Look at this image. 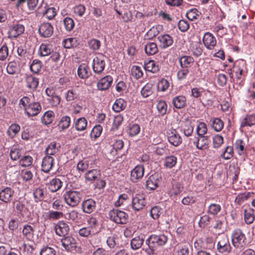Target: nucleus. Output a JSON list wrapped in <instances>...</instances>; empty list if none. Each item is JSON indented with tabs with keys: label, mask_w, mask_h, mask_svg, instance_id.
I'll return each instance as SVG.
<instances>
[{
	"label": "nucleus",
	"mask_w": 255,
	"mask_h": 255,
	"mask_svg": "<svg viewBox=\"0 0 255 255\" xmlns=\"http://www.w3.org/2000/svg\"><path fill=\"white\" fill-rule=\"evenodd\" d=\"M42 67L41 62L37 59L33 60L30 65L31 71L34 73H38Z\"/></svg>",
	"instance_id": "48"
},
{
	"label": "nucleus",
	"mask_w": 255,
	"mask_h": 255,
	"mask_svg": "<svg viewBox=\"0 0 255 255\" xmlns=\"http://www.w3.org/2000/svg\"><path fill=\"white\" fill-rule=\"evenodd\" d=\"M59 150L58 147L57 146V143L56 142H51L46 147L45 152L47 155H55Z\"/></svg>",
	"instance_id": "41"
},
{
	"label": "nucleus",
	"mask_w": 255,
	"mask_h": 255,
	"mask_svg": "<svg viewBox=\"0 0 255 255\" xmlns=\"http://www.w3.org/2000/svg\"><path fill=\"white\" fill-rule=\"evenodd\" d=\"M14 194V191L10 187H6L0 190V201L8 204L10 203Z\"/></svg>",
	"instance_id": "6"
},
{
	"label": "nucleus",
	"mask_w": 255,
	"mask_h": 255,
	"mask_svg": "<svg viewBox=\"0 0 255 255\" xmlns=\"http://www.w3.org/2000/svg\"><path fill=\"white\" fill-rule=\"evenodd\" d=\"M63 247L66 251H70L75 247V240L70 236H66L61 240Z\"/></svg>",
	"instance_id": "21"
},
{
	"label": "nucleus",
	"mask_w": 255,
	"mask_h": 255,
	"mask_svg": "<svg viewBox=\"0 0 255 255\" xmlns=\"http://www.w3.org/2000/svg\"><path fill=\"white\" fill-rule=\"evenodd\" d=\"M38 1V0H17L16 6L17 7H19L26 2L28 8L30 10H33L37 6Z\"/></svg>",
	"instance_id": "34"
},
{
	"label": "nucleus",
	"mask_w": 255,
	"mask_h": 255,
	"mask_svg": "<svg viewBox=\"0 0 255 255\" xmlns=\"http://www.w3.org/2000/svg\"><path fill=\"white\" fill-rule=\"evenodd\" d=\"M207 132V128L206 124L203 122H200L197 128V133L198 135L205 136Z\"/></svg>",
	"instance_id": "56"
},
{
	"label": "nucleus",
	"mask_w": 255,
	"mask_h": 255,
	"mask_svg": "<svg viewBox=\"0 0 255 255\" xmlns=\"http://www.w3.org/2000/svg\"><path fill=\"white\" fill-rule=\"evenodd\" d=\"M161 29V26H153L146 33L145 36L148 39H151L157 35Z\"/></svg>",
	"instance_id": "40"
},
{
	"label": "nucleus",
	"mask_w": 255,
	"mask_h": 255,
	"mask_svg": "<svg viewBox=\"0 0 255 255\" xmlns=\"http://www.w3.org/2000/svg\"><path fill=\"white\" fill-rule=\"evenodd\" d=\"M144 197L142 195L136 194L132 198V207L135 211H139L143 209L145 205Z\"/></svg>",
	"instance_id": "11"
},
{
	"label": "nucleus",
	"mask_w": 255,
	"mask_h": 255,
	"mask_svg": "<svg viewBox=\"0 0 255 255\" xmlns=\"http://www.w3.org/2000/svg\"><path fill=\"white\" fill-rule=\"evenodd\" d=\"M52 51L49 45L42 44L39 48V52L41 56H46L51 54Z\"/></svg>",
	"instance_id": "44"
},
{
	"label": "nucleus",
	"mask_w": 255,
	"mask_h": 255,
	"mask_svg": "<svg viewBox=\"0 0 255 255\" xmlns=\"http://www.w3.org/2000/svg\"><path fill=\"white\" fill-rule=\"evenodd\" d=\"M87 126V121L85 118H80L76 120L75 123V128L78 131L85 130Z\"/></svg>",
	"instance_id": "38"
},
{
	"label": "nucleus",
	"mask_w": 255,
	"mask_h": 255,
	"mask_svg": "<svg viewBox=\"0 0 255 255\" xmlns=\"http://www.w3.org/2000/svg\"><path fill=\"white\" fill-rule=\"evenodd\" d=\"M169 142L174 146H177L182 142V139L175 130H173L168 136Z\"/></svg>",
	"instance_id": "23"
},
{
	"label": "nucleus",
	"mask_w": 255,
	"mask_h": 255,
	"mask_svg": "<svg viewBox=\"0 0 255 255\" xmlns=\"http://www.w3.org/2000/svg\"><path fill=\"white\" fill-rule=\"evenodd\" d=\"M159 183L158 175L154 174L150 175L146 182V187L147 189L153 190L158 187Z\"/></svg>",
	"instance_id": "18"
},
{
	"label": "nucleus",
	"mask_w": 255,
	"mask_h": 255,
	"mask_svg": "<svg viewBox=\"0 0 255 255\" xmlns=\"http://www.w3.org/2000/svg\"><path fill=\"white\" fill-rule=\"evenodd\" d=\"M85 177L87 181L92 182L101 177V172L97 169L89 170L86 173Z\"/></svg>",
	"instance_id": "19"
},
{
	"label": "nucleus",
	"mask_w": 255,
	"mask_h": 255,
	"mask_svg": "<svg viewBox=\"0 0 255 255\" xmlns=\"http://www.w3.org/2000/svg\"><path fill=\"white\" fill-rule=\"evenodd\" d=\"M8 56V48L6 43H4L0 48V60H5Z\"/></svg>",
	"instance_id": "55"
},
{
	"label": "nucleus",
	"mask_w": 255,
	"mask_h": 255,
	"mask_svg": "<svg viewBox=\"0 0 255 255\" xmlns=\"http://www.w3.org/2000/svg\"><path fill=\"white\" fill-rule=\"evenodd\" d=\"M200 12L196 8L190 9L186 12V17L190 20L197 19Z\"/></svg>",
	"instance_id": "53"
},
{
	"label": "nucleus",
	"mask_w": 255,
	"mask_h": 255,
	"mask_svg": "<svg viewBox=\"0 0 255 255\" xmlns=\"http://www.w3.org/2000/svg\"><path fill=\"white\" fill-rule=\"evenodd\" d=\"M145 53L147 55H154L158 52L157 45L154 42H149L147 43L144 47Z\"/></svg>",
	"instance_id": "36"
},
{
	"label": "nucleus",
	"mask_w": 255,
	"mask_h": 255,
	"mask_svg": "<svg viewBox=\"0 0 255 255\" xmlns=\"http://www.w3.org/2000/svg\"><path fill=\"white\" fill-rule=\"evenodd\" d=\"M55 118V114L52 111L46 112L41 118V122L45 125H48L52 123Z\"/></svg>",
	"instance_id": "30"
},
{
	"label": "nucleus",
	"mask_w": 255,
	"mask_h": 255,
	"mask_svg": "<svg viewBox=\"0 0 255 255\" xmlns=\"http://www.w3.org/2000/svg\"><path fill=\"white\" fill-rule=\"evenodd\" d=\"M162 209L159 206H156L150 210V216L154 219H157L162 213Z\"/></svg>",
	"instance_id": "52"
},
{
	"label": "nucleus",
	"mask_w": 255,
	"mask_h": 255,
	"mask_svg": "<svg viewBox=\"0 0 255 255\" xmlns=\"http://www.w3.org/2000/svg\"><path fill=\"white\" fill-rule=\"evenodd\" d=\"M13 204L15 205V208L17 213L19 214L25 218L30 217L31 214L30 212L26 207L24 203L20 201H16L15 202H13Z\"/></svg>",
	"instance_id": "12"
},
{
	"label": "nucleus",
	"mask_w": 255,
	"mask_h": 255,
	"mask_svg": "<svg viewBox=\"0 0 255 255\" xmlns=\"http://www.w3.org/2000/svg\"><path fill=\"white\" fill-rule=\"evenodd\" d=\"M172 104L176 109L183 108L186 105V99L182 95L176 96L172 99Z\"/></svg>",
	"instance_id": "27"
},
{
	"label": "nucleus",
	"mask_w": 255,
	"mask_h": 255,
	"mask_svg": "<svg viewBox=\"0 0 255 255\" xmlns=\"http://www.w3.org/2000/svg\"><path fill=\"white\" fill-rule=\"evenodd\" d=\"M33 161L32 157L26 155L22 157L19 160V164L22 166L26 167L30 166Z\"/></svg>",
	"instance_id": "54"
},
{
	"label": "nucleus",
	"mask_w": 255,
	"mask_h": 255,
	"mask_svg": "<svg viewBox=\"0 0 255 255\" xmlns=\"http://www.w3.org/2000/svg\"><path fill=\"white\" fill-rule=\"evenodd\" d=\"M26 83L28 88L35 90L38 85V79L31 75L27 76L26 78Z\"/></svg>",
	"instance_id": "32"
},
{
	"label": "nucleus",
	"mask_w": 255,
	"mask_h": 255,
	"mask_svg": "<svg viewBox=\"0 0 255 255\" xmlns=\"http://www.w3.org/2000/svg\"><path fill=\"white\" fill-rule=\"evenodd\" d=\"M110 219L117 224H126L128 219V215L125 212L113 209L109 212Z\"/></svg>",
	"instance_id": "3"
},
{
	"label": "nucleus",
	"mask_w": 255,
	"mask_h": 255,
	"mask_svg": "<svg viewBox=\"0 0 255 255\" xmlns=\"http://www.w3.org/2000/svg\"><path fill=\"white\" fill-rule=\"evenodd\" d=\"M140 128L138 125H132L128 130V133L130 136H134L137 135L140 131Z\"/></svg>",
	"instance_id": "62"
},
{
	"label": "nucleus",
	"mask_w": 255,
	"mask_h": 255,
	"mask_svg": "<svg viewBox=\"0 0 255 255\" xmlns=\"http://www.w3.org/2000/svg\"><path fill=\"white\" fill-rule=\"evenodd\" d=\"M157 38L160 42V46L164 48L170 46L173 42L172 37L168 34L159 36Z\"/></svg>",
	"instance_id": "25"
},
{
	"label": "nucleus",
	"mask_w": 255,
	"mask_h": 255,
	"mask_svg": "<svg viewBox=\"0 0 255 255\" xmlns=\"http://www.w3.org/2000/svg\"><path fill=\"white\" fill-rule=\"evenodd\" d=\"M127 106L126 101L121 98L117 99L113 106V109L116 112L119 113L124 110Z\"/></svg>",
	"instance_id": "33"
},
{
	"label": "nucleus",
	"mask_w": 255,
	"mask_h": 255,
	"mask_svg": "<svg viewBox=\"0 0 255 255\" xmlns=\"http://www.w3.org/2000/svg\"><path fill=\"white\" fill-rule=\"evenodd\" d=\"M167 239V237L163 234L152 235L145 241V244L147 247L143 248V250L148 255H153L157 248L164 245Z\"/></svg>",
	"instance_id": "1"
},
{
	"label": "nucleus",
	"mask_w": 255,
	"mask_h": 255,
	"mask_svg": "<svg viewBox=\"0 0 255 255\" xmlns=\"http://www.w3.org/2000/svg\"><path fill=\"white\" fill-rule=\"evenodd\" d=\"M24 27L22 24H15L11 26L8 31L9 37L11 38H16L23 33Z\"/></svg>",
	"instance_id": "15"
},
{
	"label": "nucleus",
	"mask_w": 255,
	"mask_h": 255,
	"mask_svg": "<svg viewBox=\"0 0 255 255\" xmlns=\"http://www.w3.org/2000/svg\"><path fill=\"white\" fill-rule=\"evenodd\" d=\"M156 108L161 115L162 116L166 114L167 106L165 102L163 101H159L157 104Z\"/></svg>",
	"instance_id": "61"
},
{
	"label": "nucleus",
	"mask_w": 255,
	"mask_h": 255,
	"mask_svg": "<svg viewBox=\"0 0 255 255\" xmlns=\"http://www.w3.org/2000/svg\"><path fill=\"white\" fill-rule=\"evenodd\" d=\"M91 75L89 67L86 64H81L78 69V75L81 79H87Z\"/></svg>",
	"instance_id": "26"
},
{
	"label": "nucleus",
	"mask_w": 255,
	"mask_h": 255,
	"mask_svg": "<svg viewBox=\"0 0 255 255\" xmlns=\"http://www.w3.org/2000/svg\"><path fill=\"white\" fill-rule=\"evenodd\" d=\"M232 238L233 245L236 248L242 249L247 244L246 236L240 229H236L234 231Z\"/></svg>",
	"instance_id": "2"
},
{
	"label": "nucleus",
	"mask_w": 255,
	"mask_h": 255,
	"mask_svg": "<svg viewBox=\"0 0 255 255\" xmlns=\"http://www.w3.org/2000/svg\"><path fill=\"white\" fill-rule=\"evenodd\" d=\"M40 255H56L55 250L51 247H45L40 251Z\"/></svg>",
	"instance_id": "64"
},
{
	"label": "nucleus",
	"mask_w": 255,
	"mask_h": 255,
	"mask_svg": "<svg viewBox=\"0 0 255 255\" xmlns=\"http://www.w3.org/2000/svg\"><path fill=\"white\" fill-rule=\"evenodd\" d=\"M103 57V55H101L100 57H96L93 59L92 67L95 73L101 74L105 69V62Z\"/></svg>",
	"instance_id": "8"
},
{
	"label": "nucleus",
	"mask_w": 255,
	"mask_h": 255,
	"mask_svg": "<svg viewBox=\"0 0 255 255\" xmlns=\"http://www.w3.org/2000/svg\"><path fill=\"white\" fill-rule=\"evenodd\" d=\"M10 156L12 160H16L22 156L21 150L16 148H12L10 152Z\"/></svg>",
	"instance_id": "60"
},
{
	"label": "nucleus",
	"mask_w": 255,
	"mask_h": 255,
	"mask_svg": "<svg viewBox=\"0 0 255 255\" xmlns=\"http://www.w3.org/2000/svg\"><path fill=\"white\" fill-rule=\"evenodd\" d=\"M235 148L239 154L242 155L245 151L244 143L242 139H238L234 144Z\"/></svg>",
	"instance_id": "49"
},
{
	"label": "nucleus",
	"mask_w": 255,
	"mask_h": 255,
	"mask_svg": "<svg viewBox=\"0 0 255 255\" xmlns=\"http://www.w3.org/2000/svg\"><path fill=\"white\" fill-rule=\"evenodd\" d=\"M234 154V150L232 146H228L221 155V157L225 160L231 159Z\"/></svg>",
	"instance_id": "45"
},
{
	"label": "nucleus",
	"mask_w": 255,
	"mask_h": 255,
	"mask_svg": "<svg viewBox=\"0 0 255 255\" xmlns=\"http://www.w3.org/2000/svg\"><path fill=\"white\" fill-rule=\"evenodd\" d=\"M203 41L205 46L209 49H212L216 45V39L213 34L206 33L203 37Z\"/></svg>",
	"instance_id": "16"
},
{
	"label": "nucleus",
	"mask_w": 255,
	"mask_h": 255,
	"mask_svg": "<svg viewBox=\"0 0 255 255\" xmlns=\"http://www.w3.org/2000/svg\"><path fill=\"white\" fill-rule=\"evenodd\" d=\"M80 193L76 191H68L64 194V198L66 203L72 206L75 207L80 201Z\"/></svg>",
	"instance_id": "4"
},
{
	"label": "nucleus",
	"mask_w": 255,
	"mask_h": 255,
	"mask_svg": "<svg viewBox=\"0 0 255 255\" xmlns=\"http://www.w3.org/2000/svg\"><path fill=\"white\" fill-rule=\"evenodd\" d=\"M209 141V136L207 135L199 136L197 139L194 141V144L198 149L203 150L208 147Z\"/></svg>",
	"instance_id": "17"
},
{
	"label": "nucleus",
	"mask_w": 255,
	"mask_h": 255,
	"mask_svg": "<svg viewBox=\"0 0 255 255\" xmlns=\"http://www.w3.org/2000/svg\"><path fill=\"white\" fill-rule=\"evenodd\" d=\"M212 128L217 132L222 130L224 127V122L219 118H212L210 120Z\"/></svg>",
	"instance_id": "28"
},
{
	"label": "nucleus",
	"mask_w": 255,
	"mask_h": 255,
	"mask_svg": "<svg viewBox=\"0 0 255 255\" xmlns=\"http://www.w3.org/2000/svg\"><path fill=\"white\" fill-rule=\"evenodd\" d=\"M38 32L41 37L48 38L53 33V27L50 23L44 22L39 26Z\"/></svg>",
	"instance_id": "7"
},
{
	"label": "nucleus",
	"mask_w": 255,
	"mask_h": 255,
	"mask_svg": "<svg viewBox=\"0 0 255 255\" xmlns=\"http://www.w3.org/2000/svg\"><path fill=\"white\" fill-rule=\"evenodd\" d=\"M144 168L142 165H136L130 173V180L133 182H137L144 174Z\"/></svg>",
	"instance_id": "10"
},
{
	"label": "nucleus",
	"mask_w": 255,
	"mask_h": 255,
	"mask_svg": "<svg viewBox=\"0 0 255 255\" xmlns=\"http://www.w3.org/2000/svg\"><path fill=\"white\" fill-rule=\"evenodd\" d=\"M123 117L121 115H119L116 116L114 118V123L111 130L113 132L119 129V127L123 123Z\"/></svg>",
	"instance_id": "42"
},
{
	"label": "nucleus",
	"mask_w": 255,
	"mask_h": 255,
	"mask_svg": "<svg viewBox=\"0 0 255 255\" xmlns=\"http://www.w3.org/2000/svg\"><path fill=\"white\" fill-rule=\"evenodd\" d=\"M96 204V202L92 199L85 200L82 204L83 211L86 213H92L95 209Z\"/></svg>",
	"instance_id": "22"
},
{
	"label": "nucleus",
	"mask_w": 255,
	"mask_h": 255,
	"mask_svg": "<svg viewBox=\"0 0 255 255\" xmlns=\"http://www.w3.org/2000/svg\"><path fill=\"white\" fill-rule=\"evenodd\" d=\"M56 234L59 236H66L69 232L68 225L64 221L59 222L54 227Z\"/></svg>",
	"instance_id": "13"
},
{
	"label": "nucleus",
	"mask_w": 255,
	"mask_h": 255,
	"mask_svg": "<svg viewBox=\"0 0 255 255\" xmlns=\"http://www.w3.org/2000/svg\"><path fill=\"white\" fill-rule=\"evenodd\" d=\"M62 184L63 182L60 179L55 178L50 181L49 189L51 192H55L61 188Z\"/></svg>",
	"instance_id": "29"
},
{
	"label": "nucleus",
	"mask_w": 255,
	"mask_h": 255,
	"mask_svg": "<svg viewBox=\"0 0 255 255\" xmlns=\"http://www.w3.org/2000/svg\"><path fill=\"white\" fill-rule=\"evenodd\" d=\"M88 45L91 49L97 50L100 48L101 41L96 39H92L89 41Z\"/></svg>",
	"instance_id": "63"
},
{
	"label": "nucleus",
	"mask_w": 255,
	"mask_h": 255,
	"mask_svg": "<svg viewBox=\"0 0 255 255\" xmlns=\"http://www.w3.org/2000/svg\"><path fill=\"white\" fill-rule=\"evenodd\" d=\"M144 242V239L139 236H136L130 241L131 248L133 250H136L140 248Z\"/></svg>",
	"instance_id": "35"
},
{
	"label": "nucleus",
	"mask_w": 255,
	"mask_h": 255,
	"mask_svg": "<svg viewBox=\"0 0 255 255\" xmlns=\"http://www.w3.org/2000/svg\"><path fill=\"white\" fill-rule=\"evenodd\" d=\"M54 158L49 155L45 156L42 162V170L44 172L48 173L53 166Z\"/></svg>",
	"instance_id": "20"
},
{
	"label": "nucleus",
	"mask_w": 255,
	"mask_h": 255,
	"mask_svg": "<svg viewBox=\"0 0 255 255\" xmlns=\"http://www.w3.org/2000/svg\"><path fill=\"white\" fill-rule=\"evenodd\" d=\"M179 61L181 68L188 69L193 64L194 60L191 56H183L179 58Z\"/></svg>",
	"instance_id": "24"
},
{
	"label": "nucleus",
	"mask_w": 255,
	"mask_h": 255,
	"mask_svg": "<svg viewBox=\"0 0 255 255\" xmlns=\"http://www.w3.org/2000/svg\"><path fill=\"white\" fill-rule=\"evenodd\" d=\"M131 74L136 79L141 78L143 75L140 67L137 66H133L132 67Z\"/></svg>",
	"instance_id": "57"
},
{
	"label": "nucleus",
	"mask_w": 255,
	"mask_h": 255,
	"mask_svg": "<svg viewBox=\"0 0 255 255\" xmlns=\"http://www.w3.org/2000/svg\"><path fill=\"white\" fill-rule=\"evenodd\" d=\"M70 117L68 116H64L61 118L58 126L59 128H61L62 130H65L70 127Z\"/></svg>",
	"instance_id": "39"
},
{
	"label": "nucleus",
	"mask_w": 255,
	"mask_h": 255,
	"mask_svg": "<svg viewBox=\"0 0 255 255\" xmlns=\"http://www.w3.org/2000/svg\"><path fill=\"white\" fill-rule=\"evenodd\" d=\"M245 221L248 224H250L254 221V215L253 213V210H245Z\"/></svg>",
	"instance_id": "58"
},
{
	"label": "nucleus",
	"mask_w": 255,
	"mask_h": 255,
	"mask_svg": "<svg viewBox=\"0 0 255 255\" xmlns=\"http://www.w3.org/2000/svg\"><path fill=\"white\" fill-rule=\"evenodd\" d=\"M41 106L38 102H34L25 107V113L29 117L37 116L41 111Z\"/></svg>",
	"instance_id": "9"
},
{
	"label": "nucleus",
	"mask_w": 255,
	"mask_h": 255,
	"mask_svg": "<svg viewBox=\"0 0 255 255\" xmlns=\"http://www.w3.org/2000/svg\"><path fill=\"white\" fill-rule=\"evenodd\" d=\"M255 125V115H247L241 123V127H244L246 126L251 127Z\"/></svg>",
	"instance_id": "37"
},
{
	"label": "nucleus",
	"mask_w": 255,
	"mask_h": 255,
	"mask_svg": "<svg viewBox=\"0 0 255 255\" xmlns=\"http://www.w3.org/2000/svg\"><path fill=\"white\" fill-rule=\"evenodd\" d=\"M182 130L186 136L191 135L193 131V127L190 123H186L182 127Z\"/></svg>",
	"instance_id": "59"
},
{
	"label": "nucleus",
	"mask_w": 255,
	"mask_h": 255,
	"mask_svg": "<svg viewBox=\"0 0 255 255\" xmlns=\"http://www.w3.org/2000/svg\"><path fill=\"white\" fill-rule=\"evenodd\" d=\"M177 162V158L175 156L171 155L167 156L164 161V165L169 168L174 167Z\"/></svg>",
	"instance_id": "46"
},
{
	"label": "nucleus",
	"mask_w": 255,
	"mask_h": 255,
	"mask_svg": "<svg viewBox=\"0 0 255 255\" xmlns=\"http://www.w3.org/2000/svg\"><path fill=\"white\" fill-rule=\"evenodd\" d=\"M20 128L17 124H12L8 128L7 133L11 137H13L19 131Z\"/></svg>",
	"instance_id": "50"
},
{
	"label": "nucleus",
	"mask_w": 255,
	"mask_h": 255,
	"mask_svg": "<svg viewBox=\"0 0 255 255\" xmlns=\"http://www.w3.org/2000/svg\"><path fill=\"white\" fill-rule=\"evenodd\" d=\"M213 147L214 148H219L224 143V138L222 135L216 134L212 138Z\"/></svg>",
	"instance_id": "43"
},
{
	"label": "nucleus",
	"mask_w": 255,
	"mask_h": 255,
	"mask_svg": "<svg viewBox=\"0 0 255 255\" xmlns=\"http://www.w3.org/2000/svg\"><path fill=\"white\" fill-rule=\"evenodd\" d=\"M113 79L112 76L108 75L101 79L97 83L99 90L104 91L108 89L113 83Z\"/></svg>",
	"instance_id": "14"
},
{
	"label": "nucleus",
	"mask_w": 255,
	"mask_h": 255,
	"mask_svg": "<svg viewBox=\"0 0 255 255\" xmlns=\"http://www.w3.org/2000/svg\"><path fill=\"white\" fill-rule=\"evenodd\" d=\"M144 69L148 72L153 73H156L159 71L158 65H157L154 60H149L144 62Z\"/></svg>",
	"instance_id": "31"
},
{
	"label": "nucleus",
	"mask_w": 255,
	"mask_h": 255,
	"mask_svg": "<svg viewBox=\"0 0 255 255\" xmlns=\"http://www.w3.org/2000/svg\"><path fill=\"white\" fill-rule=\"evenodd\" d=\"M217 249L220 253L223 254L230 252L231 247L226 236L223 235L220 238L217 244Z\"/></svg>",
	"instance_id": "5"
},
{
	"label": "nucleus",
	"mask_w": 255,
	"mask_h": 255,
	"mask_svg": "<svg viewBox=\"0 0 255 255\" xmlns=\"http://www.w3.org/2000/svg\"><path fill=\"white\" fill-rule=\"evenodd\" d=\"M102 131V127L100 125H96L92 129L90 133V136L92 138L93 137L95 139H96L101 135Z\"/></svg>",
	"instance_id": "47"
},
{
	"label": "nucleus",
	"mask_w": 255,
	"mask_h": 255,
	"mask_svg": "<svg viewBox=\"0 0 255 255\" xmlns=\"http://www.w3.org/2000/svg\"><path fill=\"white\" fill-rule=\"evenodd\" d=\"M66 217L68 220H71L75 222L78 223L81 220L80 215L75 210H73L68 214H67Z\"/></svg>",
	"instance_id": "51"
}]
</instances>
